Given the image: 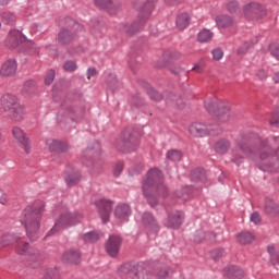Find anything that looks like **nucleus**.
Masks as SVG:
<instances>
[{
    "label": "nucleus",
    "mask_w": 279,
    "mask_h": 279,
    "mask_svg": "<svg viewBox=\"0 0 279 279\" xmlns=\"http://www.w3.org/2000/svg\"><path fill=\"white\" fill-rule=\"evenodd\" d=\"M45 213V202L37 201L34 205L27 206L21 215L20 221L25 227L29 241L40 239V219Z\"/></svg>",
    "instance_id": "nucleus-1"
},
{
    "label": "nucleus",
    "mask_w": 279,
    "mask_h": 279,
    "mask_svg": "<svg viewBox=\"0 0 279 279\" xmlns=\"http://www.w3.org/2000/svg\"><path fill=\"white\" fill-rule=\"evenodd\" d=\"M143 191L144 195L148 198L149 204L151 207H155L157 205V202H155L154 192L156 191L158 195H161L162 197L167 196L168 190L167 186L163 184L161 171L157 168L151 169L146 180L143 184Z\"/></svg>",
    "instance_id": "nucleus-2"
},
{
    "label": "nucleus",
    "mask_w": 279,
    "mask_h": 279,
    "mask_svg": "<svg viewBox=\"0 0 279 279\" xmlns=\"http://www.w3.org/2000/svg\"><path fill=\"white\" fill-rule=\"evenodd\" d=\"M1 106L12 121H23L25 117V106L21 105L19 98L12 94L1 97Z\"/></svg>",
    "instance_id": "nucleus-3"
},
{
    "label": "nucleus",
    "mask_w": 279,
    "mask_h": 279,
    "mask_svg": "<svg viewBox=\"0 0 279 279\" xmlns=\"http://www.w3.org/2000/svg\"><path fill=\"white\" fill-rule=\"evenodd\" d=\"M15 250L17 254H25L27 256V267H32L33 269L40 267L43 254H40L38 248L29 247V243L19 240Z\"/></svg>",
    "instance_id": "nucleus-4"
},
{
    "label": "nucleus",
    "mask_w": 279,
    "mask_h": 279,
    "mask_svg": "<svg viewBox=\"0 0 279 279\" xmlns=\"http://www.w3.org/2000/svg\"><path fill=\"white\" fill-rule=\"evenodd\" d=\"M46 147H48L49 151L54 154L57 158L60 160L66 158L69 154V142H64L56 138H48L46 141Z\"/></svg>",
    "instance_id": "nucleus-5"
},
{
    "label": "nucleus",
    "mask_w": 279,
    "mask_h": 279,
    "mask_svg": "<svg viewBox=\"0 0 279 279\" xmlns=\"http://www.w3.org/2000/svg\"><path fill=\"white\" fill-rule=\"evenodd\" d=\"M271 147L265 146L259 153V157L256 159L257 166H264V171L274 172L275 169L271 168V161L278 160V155L276 151H271Z\"/></svg>",
    "instance_id": "nucleus-6"
},
{
    "label": "nucleus",
    "mask_w": 279,
    "mask_h": 279,
    "mask_svg": "<svg viewBox=\"0 0 279 279\" xmlns=\"http://www.w3.org/2000/svg\"><path fill=\"white\" fill-rule=\"evenodd\" d=\"M69 226H71V214L70 213L61 214L59 218L56 220L53 227L46 234V239L47 236H53V234H58V232H62V230H66Z\"/></svg>",
    "instance_id": "nucleus-7"
},
{
    "label": "nucleus",
    "mask_w": 279,
    "mask_h": 279,
    "mask_svg": "<svg viewBox=\"0 0 279 279\" xmlns=\"http://www.w3.org/2000/svg\"><path fill=\"white\" fill-rule=\"evenodd\" d=\"M97 206L99 217L101 218L102 222L106 223L109 220V216L111 214L112 208V201L106 198H99L95 202Z\"/></svg>",
    "instance_id": "nucleus-8"
},
{
    "label": "nucleus",
    "mask_w": 279,
    "mask_h": 279,
    "mask_svg": "<svg viewBox=\"0 0 279 279\" xmlns=\"http://www.w3.org/2000/svg\"><path fill=\"white\" fill-rule=\"evenodd\" d=\"M244 16L248 20L263 17L266 14L265 8L258 2H251L244 5Z\"/></svg>",
    "instance_id": "nucleus-9"
},
{
    "label": "nucleus",
    "mask_w": 279,
    "mask_h": 279,
    "mask_svg": "<svg viewBox=\"0 0 279 279\" xmlns=\"http://www.w3.org/2000/svg\"><path fill=\"white\" fill-rule=\"evenodd\" d=\"M167 276V271L163 270L162 275L154 276L148 269L143 266H138L133 272L130 274V279H163Z\"/></svg>",
    "instance_id": "nucleus-10"
},
{
    "label": "nucleus",
    "mask_w": 279,
    "mask_h": 279,
    "mask_svg": "<svg viewBox=\"0 0 279 279\" xmlns=\"http://www.w3.org/2000/svg\"><path fill=\"white\" fill-rule=\"evenodd\" d=\"M184 220V214L182 211H172L168 214V218L163 220V226L170 229H179Z\"/></svg>",
    "instance_id": "nucleus-11"
},
{
    "label": "nucleus",
    "mask_w": 279,
    "mask_h": 279,
    "mask_svg": "<svg viewBox=\"0 0 279 279\" xmlns=\"http://www.w3.org/2000/svg\"><path fill=\"white\" fill-rule=\"evenodd\" d=\"M9 46L11 49H16L17 47H21L25 40H27V37L23 34V32L19 29H13L9 33Z\"/></svg>",
    "instance_id": "nucleus-12"
},
{
    "label": "nucleus",
    "mask_w": 279,
    "mask_h": 279,
    "mask_svg": "<svg viewBox=\"0 0 279 279\" xmlns=\"http://www.w3.org/2000/svg\"><path fill=\"white\" fill-rule=\"evenodd\" d=\"M12 134L14 136V140L22 145L27 154H29L32 151V147L29 146V138L25 136V132H23L21 128L14 126L12 129Z\"/></svg>",
    "instance_id": "nucleus-13"
},
{
    "label": "nucleus",
    "mask_w": 279,
    "mask_h": 279,
    "mask_svg": "<svg viewBox=\"0 0 279 279\" xmlns=\"http://www.w3.org/2000/svg\"><path fill=\"white\" fill-rule=\"evenodd\" d=\"M121 243L122 240L119 238V235H110L106 245L107 253L111 257H116L120 251Z\"/></svg>",
    "instance_id": "nucleus-14"
},
{
    "label": "nucleus",
    "mask_w": 279,
    "mask_h": 279,
    "mask_svg": "<svg viewBox=\"0 0 279 279\" xmlns=\"http://www.w3.org/2000/svg\"><path fill=\"white\" fill-rule=\"evenodd\" d=\"M189 132L192 136H196L197 138H202V136H208L211 134V130L203 123H193L189 126Z\"/></svg>",
    "instance_id": "nucleus-15"
},
{
    "label": "nucleus",
    "mask_w": 279,
    "mask_h": 279,
    "mask_svg": "<svg viewBox=\"0 0 279 279\" xmlns=\"http://www.w3.org/2000/svg\"><path fill=\"white\" fill-rule=\"evenodd\" d=\"M16 69H19L16 61L14 59H9L2 64L0 75H2V77H12V75L16 74Z\"/></svg>",
    "instance_id": "nucleus-16"
},
{
    "label": "nucleus",
    "mask_w": 279,
    "mask_h": 279,
    "mask_svg": "<svg viewBox=\"0 0 279 279\" xmlns=\"http://www.w3.org/2000/svg\"><path fill=\"white\" fill-rule=\"evenodd\" d=\"M95 4L101 9H106L109 14H117L120 9L118 0H95Z\"/></svg>",
    "instance_id": "nucleus-17"
},
{
    "label": "nucleus",
    "mask_w": 279,
    "mask_h": 279,
    "mask_svg": "<svg viewBox=\"0 0 279 279\" xmlns=\"http://www.w3.org/2000/svg\"><path fill=\"white\" fill-rule=\"evenodd\" d=\"M143 225L149 232H158L159 225L158 221L155 219L153 214L145 213L143 216Z\"/></svg>",
    "instance_id": "nucleus-18"
},
{
    "label": "nucleus",
    "mask_w": 279,
    "mask_h": 279,
    "mask_svg": "<svg viewBox=\"0 0 279 279\" xmlns=\"http://www.w3.org/2000/svg\"><path fill=\"white\" fill-rule=\"evenodd\" d=\"M57 119L61 130H64L66 128V123L71 121V108L62 106L59 110Z\"/></svg>",
    "instance_id": "nucleus-19"
},
{
    "label": "nucleus",
    "mask_w": 279,
    "mask_h": 279,
    "mask_svg": "<svg viewBox=\"0 0 279 279\" xmlns=\"http://www.w3.org/2000/svg\"><path fill=\"white\" fill-rule=\"evenodd\" d=\"M215 116L220 123H227V121L230 119V104H220Z\"/></svg>",
    "instance_id": "nucleus-20"
},
{
    "label": "nucleus",
    "mask_w": 279,
    "mask_h": 279,
    "mask_svg": "<svg viewBox=\"0 0 279 279\" xmlns=\"http://www.w3.org/2000/svg\"><path fill=\"white\" fill-rule=\"evenodd\" d=\"M236 149L247 157H253L256 153V147L248 142H239L236 144Z\"/></svg>",
    "instance_id": "nucleus-21"
},
{
    "label": "nucleus",
    "mask_w": 279,
    "mask_h": 279,
    "mask_svg": "<svg viewBox=\"0 0 279 279\" xmlns=\"http://www.w3.org/2000/svg\"><path fill=\"white\" fill-rule=\"evenodd\" d=\"M225 276L228 279H242L245 276V272L236 266H230L225 269Z\"/></svg>",
    "instance_id": "nucleus-22"
},
{
    "label": "nucleus",
    "mask_w": 279,
    "mask_h": 279,
    "mask_svg": "<svg viewBox=\"0 0 279 279\" xmlns=\"http://www.w3.org/2000/svg\"><path fill=\"white\" fill-rule=\"evenodd\" d=\"M131 215V207L128 204H120L114 209V217L119 220H126Z\"/></svg>",
    "instance_id": "nucleus-23"
},
{
    "label": "nucleus",
    "mask_w": 279,
    "mask_h": 279,
    "mask_svg": "<svg viewBox=\"0 0 279 279\" xmlns=\"http://www.w3.org/2000/svg\"><path fill=\"white\" fill-rule=\"evenodd\" d=\"M0 19L4 25H14V23H16L17 17L16 13L10 10H5L0 13Z\"/></svg>",
    "instance_id": "nucleus-24"
},
{
    "label": "nucleus",
    "mask_w": 279,
    "mask_h": 279,
    "mask_svg": "<svg viewBox=\"0 0 279 279\" xmlns=\"http://www.w3.org/2000/svg\"><path fill=\"white\" fill-rule=\"evenodd\" d=\"M265 213L271 217H276L279 215V206L271 198H267L265 201Z\"/></svg>",
    "instance_id": "nucleus-25"
},
{
    "label": "nucleus",
    "mask_w": 279,
    "mask_h": 279,
    "mask_svg": "<svg viewBox=\"0 0 279 279\" xmlns=\"http://www.w3.org/2000/svg\"><path fill=\"white\" fill-rule=\"evenodd\" d=\"M231 148V143L229 140H219L215 144V150L219 155H225L227 154Z\"/></svg>",
    "instance_id": "nucleus-26"
},
{
    "label": "nucleus",
    "mask_w": 279,
    "mask_h": 279,
    "mask_svg": "<svg viewBox=\"0 0 279 279\" xmlns=\"http://www.w3.org/2000/svg\"><path fill=\"white\" fill-rule=\"evenodd\" d=\"M190 25V15L189 13H179L177 15V28L184 31Z\"/></svg>",
    "instance_id": "nucleus-27"
},
{
    "label": "nucleus",
    "mask_w": 279,
    "mask_h": 279,
    "mask_svg": "<svg viewBox=\"0 0 279 279\" xmlns=\"http://www.w3.org/2000/svg\"><path fill=\"white\" fill-rule=\"evenodd\" d=\"M236 240L240 244L247 245L255 240V235L250 233V231H244L242 233H238Z\"/></svg>",
    "instance_id": "nucleus-28"
},
{
    "label": "nucleus",
    "mask_w": 279,
    "mask_h": 279,
    "mask_svg": "<svg viewBox=\"0 0 279 279\" xmlns=\"http://www.w3.org/2000/svg\"><path fill=\"white\" fill-rule=\"evenodd\" d=\"M214 38V33L211 31H208V28H203V31H199L197 34V41L201 44H207L210 43Z\"/></svg>",
    "instance_id": "nucleus-29"
},
{
    "label": "nucleus",
    "mask_w": 279,
    "mask_h": 279,
    "mask_svg": "<svg viewBox=\"0 0 279 279\" xmlns=\"http://www.w3.org/2000/svg\"><path fill=\"white\" fill-rule=\"evenodd\" d=\"M140 28L141 26H138V24H126L125 22L119 26V29L129 36L134 35Z\"/></svg>",
    "instance_id": "nucleus-30"
},
{
    "label": "nucleus",
    "mask_w": 279,
    "mask_h": 279,
    "mask_svg": "<svg viewBox=\"0 0 279 279\" xmlns=\"http://www.w3.org/2000/svg\"><path fill=\"white\" fill-rule=\"evenodd\" d=\"M101 153L100 144L95 142L88 146L86 149V156L98 158Z\"/></svg>",
    "instance_id": "nucleus-31"
},
{
    "label": "nucleus",
    "mask_w": 279,
    "mask_h": 279,
    "mask_svg": "<svg viewBox=\"0 0 279 279\" xmlns=\"http://www.w3.org/2000/svg\"><path fill=\"white\" fill-rule=\"evenodd\" d=\"M216 23L219 27L227 28L233 26V20L229 15H218Z\"/></svg>",
    "instance_id": "nucleus-32"
},
{
    "label": "nucleus",
    "mask_w": 279,
    "mask_h": 279,
    "mask_svg": "<svg viewBox=\"0 0 279 279\" xmlns=\"http://www.w3.org/2000/svg\"><path fill=\"white\" fill-rule=\"evenodd\" d=\"M58 41L61 45H71V31L63 28L58 34Z\"/></svg>",
    "instance_id": "nucleus-33"
},
{
    "label": "nucleus",
    "mask_w": 279,
    "mask_h": 279,
    "mask_svg": "<svg viewBox=\"0 0 279 279\" xmlns=\"http://www.w3.org/2000/svg\"><path fill=\"white\" fill-rule=\"evenodd\" d=\"M181 57V54L179 52H174V51H166L163 52V63L159 65V68H163L166 66L169 62L173 61V60H178Z\"/></svg>",
    "instance_id": "nucleus-34"
},
{
    "label": "nucleus",
    "mask_w": 279,
    "mask_h": 279,
    "mask_svg": "<svg viewBox=\"0 0 279 279\" xmlns=\"http://www.w3.org/2000/svg\"><path fill=\"white\" fill-rule=\"evenodd\" d=\"M34 90H36V82L33 80L26 81L22 88L23 95H32Z\"/></svg>",
    "instance_id": "nucleus-35"
},
{
    "label": "nucleus",
    "mask_w": 279,
    "mask_h": 279,
    "mask_svg": "<svg viewBox=\"0 0 279 279\" xmlns=\"http://www.w3.org/2000/svg\"><path fill=\"white\" fill-rule=\"evenodd\" d=\"M167 158L172 162H179L182 159V153L177 149L168 150Z\"/></svg>",
    "instance_id": "nucleus-36"
},
{
    "label": "nucleus",
    "mask_w": 279,
    "mask_h": 279,
    "mask_svg": "<svg viewBox=\"0 0 279 279\" xmlns=\"http://www.w3.org/2000/svg\"><path fill=\"white\" fill-rule=\"evenodd\" d=\"M268 254L270 255V260L276 265H279V251H276L275 246H268Z\"/></svg>",
    "instance_id": "nucleus-37"
},
{
    "label": "nucleus",
    "mask_w": 279,
    "mask_h": 279,
    "mask_svg": "<svg viewBox=\"0 0 279 279\" xmlns=\"http://www.w3.org/2000/svg\"><path fill=\"white\" fill-rule=\"evenodd\" d=\"M83 240L86 243H94L99 240L98 233H94V231H90L89 233L83 234Z\"/></svg>",
    "instance_id": "nucleus-38"
},
{
    "label": "nucleus",
    "mask_w": 279,
    "mask_h": 279,
    "mask_svg": "<svg viewBox=\"0 0 279 279\" xmlns=\"http://www.w3.org/2000/svg\"><path fill=\"white\" fill-rule=\"evenodd\" d=\"M121 141L126 147H129L131 144H133L134 138L130 132L125 131L122 133Z\"/></svg>",
    "instance_id": "nucleus-39"
},
{
    "label": "nucleus",
    "mask_w": 279,
    "mask_h": 279,
    "mask_svg": "<svg viewBox=\"0 0 279 279\" xmlns=\"http://www.w3.org/2000/svg\"><path fill=\"white\" fill-rule=\"evenodd\" d=\"M53 80H56V70H49L45 77L46 86H51V84H53Z\"/></svg>",
    "instance_id": "nucleus-40"
},
{
    "label": "nucleus",
    "mask_w": 279,
    "mask_h": 279,
    "mask_svg": "<svg viewBox=\"0 0 279 279\" xmlns=\"http://www.w3.org/2000/svg\"><path fill=\"white\" fill-rule=\"evenodd\" d=\"M44 279H60V274H58V270L49 268L44 276Z\"/></svg>",
    "instance_id": "nucleus-41"
},
{
    "label": "nucleus",
    "mask_w": 279,
    "mask_h": 279,
    "mask_svg": "<svg viewBox=\"0 0 279 279\" xmlns=\"http://www.w3.org/2000/svg\"><path fill=\"white\" fill-rule=\"evenodd\" d=\"M66 88V81L65 80H60L57 82L53 87H52V93H58L60 90H64Z\"/></svg>",
    "instance_id": "nucleus-42"
},
{
    "label": "nucleus",
    "mask_w": 279,
    "mask_h": 279,
    "mask_svg": "<svg viewBox=\"0 0 279 279\" xmlns=\"http://www.w3.org/2000/svg\"><path fill=\"white\" fill-rule=\"evenodd\" d=\"M82 181V173L77 170L72 171L71 185H77Z\"/></svg>",
    "instance_id": "nucleus-43"
},
{
    "label": "nucleus",
    "mask_w": 279,
    "mask_h": 279,
    "mask_svg": "<svg viewBox=\"0 0 279 279\" xmlns=\"http://www.w3.org/2000/svg\"><path fill=\"white\" fill-rule=\"evenodd\" d=\"M83 32V26L80 24V22H76L75 20H72V33L74 35H78Z\"/></svg>",
    "instance_id": "nucleus-44"
},
{
    "label": "nucleus",
    "mask_w": 279,
    "mask_h": 279,
    "mask_svg": "<svg viewBox=\"0 0 279 279\" xmlns=\"http://www.w3.org/2000/svg\"><path fill=\"white\" fill-rule=\"evenodd\" d=\"M82 219H83L82 213L74 211L72 214V226H75V225L82 222Z\"/></svg>",
    "instance_id": "nucleus-45"
},
{
    "label": "nucleus",
    "mask_w": 279,
    "mask_h": 279,
    "mask_svg": "<svg viewBox=\"0 0 279 279\" xmlns=\"http://www.w3.org/2000/svg\"><path fill=\"white\" fill-rule=\"evenodd\" d=\"M211 54H213V59L215 61H219L223 58L225 52H223L222 49H215V50L211 51Z\"/></svg>",
    "instance_id": "nucleus-46"
},
{
    "label": "nucleus",
    "mask_w": 279,
    "mask_h": 279,
    "mask_svg": "<svg viewBox=\"0 0 279 279\" xmlns=\"http://www.w3.org/2000/svg\"><path fill=\"white\" fill-rule=\"evenodd\" d=\"M227 9L230 13H235L239 9V3L236 1H230L227 4Z\"/></svg>",
    "instance_id": "nucleus-47"
},
{
    "label": "nucleus",
    "mask_w": 279,
    "mask_h": 279,
    "mask_svg": "<svg viewBox=\"0 0 279 279\" xmlns=\"http://www.w3.org/2000/svg\"><path fill=\"white\" fill-rule=\"evenodd\" d=\"M223 256V251L222 250H215L210 252V257L214 260H218L219 258H221Z\"/></svg>",
    "instance_id": "nucleus-48"
},
{
    "label": "nucleus",
    "mask_w": 279,
    "mask_h": 279,
    "mask_svg": "<svg viewBox=\"0 0 279 279\" xmlns=\"http://www.w3.org/2000/svg\"><path fill=\"white\" fill-rule=\"evenodd\" d=\"M26 53L29 56H35V53H38V48H36V45L29 44L26 48Z\"/></svg>",
    "instance_id": "nucleus-49"
},
{
    "label": "nucleus",
    "mask_w": 279,
    "mask_h": 279,
    "mask_svg": "<svg viewBox=\"0 0 279 279\" xmlns=\"http://www.w3.org/2000/svg\"><path fill=\"white\" fill-rule=\"evenodd\" d=\"M251 221L255 225H258L262 222V217L260 215L257 213V211H254L252 215H251Z\"/></svg>",
    "instance_id": "nucleus-50"
},
{
    "label": "nucleus",
    "mask_w": 279,
    "mask_h": 279,
    "mask_svg": "<svg viewBox=\"0 0 279 279\" xmlns=\"http://www.w3.org/2000/svg\"><path fill=\"white\" fill-rule=\"evenodd\" d=\"M62 263H64L65 265H69L71 263V251H66L63 253L62 257H61Z\"/></svg>",
    "instance_id": "nucleus-51"
},
{
    "label": "nucleus",
    "mask_w": 279,
    "mask_h": 279,
    "mask_svg": "<svg viewBox=\"0 0 279 279\" xmlns=\"http://www.w3.org/2000/svg\"><path fill=\"white\" fill-rule=\"evenodd\" d=\"M122 171H123V163L122 162L117 163L113 171L114 177L117 178L120 177Z\"/></svg>",
    "instance_id": "nucleus-52"
},
{
    "label": "nucleus",
    "mask_w": 279,
    "mask_h": 279,
    "mask_svg": "<svg viewBox=\"0 0 279 279\" xmlns=\"http://www.w3.org/2000/svg\"><path fill=\"white\" fill-rule=\"evenodd\" d=\"M270 53L272 57L279 60V46H276V45L270 46Z\"/></svg>",
    "instance_id": "nucleus-53"
},
{
    "label": "nucleus",
    "mask_w": 279,
    "mask_h": 279,
    "mask_svg": "<svg viewBox=\"0 0 279 279\" xmlns=\"http://www.w3.org/2000/svg\"><path fill=\"white\" fill-rule=\"evenodd\" d=\"M80 257H81L80 252H77V251L72 252V264H74V265L80 264Z\"/></svg>",
    "instance_id": "nucleus-54"
},
{
    "label": "nucleus",
    "mask_w": 279,
    "mask_h": 279,
    "mask_svg": "<svg viewBox=\"0 0 279 279\" xmlns=\"http://www.w3.org/2000/svg\"><path fill=\"white\" fill-rule=\"evenodd\" d=\"M150 98H151L153 100L159 101V100L162 98V96H161V94H159L157 90L151 89V92H150Z\"/></svg>",
    "instance_id": "nucleus-55"
},
{
    "label": "nucleus",
    "mask_w": 279,
    "mask_h": 279,
    "mask_svg": "<svg viewBox=\"0 0 279 279\" xmlns=\"http://www.w3.org/2000/svg\"><path fill=\"white\" fill-rule=\"evenodd\" d=\"M86 75H87V78H88V80H92V77H94V76L97 75V70H96L95 68H89V69L87 70Z\"/></svg>",
    "instance_id": "nucleus-56"
},
{
    "label": "nucleus",
    "mask_w": 279,
    "mask_h": 279,
    "mask_svg": "<svg viewBox=\"0 0 279 279\" xmlns=\"http://www.w3.org/2000/svg\"><path fill=\"white\" fill-rule=\"evenodd\" d=\"M270 125H279V113H275L270 119Z\"/></svg>",
    "instance_id": "nucleus-57"
},
{
    "label": "nucleus",
    "mask_w": 279,
    "mask_h": 279,
    "mask_svg": "<svg viewBox=\"0 0 279 279\" xmlns=\"http://www.w3.org/2000/svg\"><path fill=\"white\" fill-rule=\"evenodd\" d=\"M243 160V157H239V154L236 150H233V161L235 163H240Z\"/></svg>",
    "instance_id": "nucleus-58"
},
{
    "label": "nucleus",
    "mask_w": 279,
    "mask_h": 279,
    "mask_svg": "<svg viewBox=\"0 0 279 279\" xmlns=\"http://www.w3.org/2000/svg\"><path fill=\"white\" fill-rule=\"evenodd\" d=\"M257 76L260 78V80H264L268 76V73L265 71V70H259L257 72Z\"/></svg>",
    "instance_id": "nucleus-59"
},
{
    "label": "nucleus",
    "mask_w": 279,
    "mask_h": 279,
    "mask_svg": "<svg viewBox=\"0 0 279 279\" xmlns=\"http://www.w3.org/2000/svg\"><path fill=\"white\" fill-rule=\"evenodd\" d=\"M118 81L117 80H113V82H108V87L112 90H114L118 86Z\"/></svg>",
    "instance_id": "nucleus-60"
},
{
    "label": "nucleus",
    "mask_w": 279,
    "mask_h": 279,
    "mask_svg": "<svg viewBox=\"0 0 279 279\" xmlns=\"http://www.w3.org/2000/svg\"><path fill=\"white\" fill-rule=\"evenodd\" d=\"M63 70L68 73H71V61H65V63L63 64Z\"/></svg>",
    "instance_id": "nucleus-61"
},
{
    "label": "nucleus",
    "mask_w": 279,
    "mask_h": 279,
    "mask_svg": "<svg viewBox=\"0 0 279 279\" xmlns=\"http://www.w3.org/2000/svg\"><path fill=\"white\" fill-rule=\"evenodd\" d=\"M0 204H5V195L3 194V191L0 190Z\"/></svg>",
    "instance_id": "nucleus-62"
},
{
    "label": "nucleus",
    "mask_w": 279,
    "mask_h": 279,
    "mask_svg": "<svg viewBox=\"0 0 279 279\" xmlns=\"http://www.w3.org/2000/svg\"><path fill=\"white\" fill-rule=\"evenodd\" d=\"M193 71L201 73L203 71V66L201 65H195L194 68H192Z\"/></svg>",
    "instance_id": "nucleus-63"
},
{
    "label": "nucleus",
    "mask_w": 279,
    "mask_h": 279,
    "mask_svg": "<svg viewBox=\"0 0 279 279\" xmlns=\"http://www.w3.org/2000/svg\"><path fill=\"white\" fill-rule=\"evenodd\" d=\"M274 81H275L276 83H279V72L275 74Z\"/></svg>",
    "instance_id": "nucleus-64"
}]
</instances>
